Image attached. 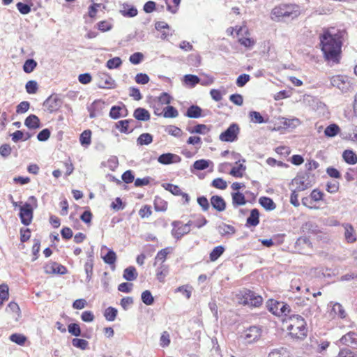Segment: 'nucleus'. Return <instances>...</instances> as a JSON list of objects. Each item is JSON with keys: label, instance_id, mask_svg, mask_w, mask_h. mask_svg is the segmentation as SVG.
<instances>
[{"label": "nucleus", "instance_id": "nucleus-2", "mask_svg": "<svg viewBox=\"0 0 357 357\" xmlns=\"http://www.w3.org/2000/svg\"><path fill=\"white\" fill-rule=\"evenodd\" d=\"M289 335L295 340H303L307 335V324L301 315L294 314L283 321Z\"/></svg>", "mask_w": 357, "mask_h": 357}, {"label": "nucleus", "instance_id": "nucleus-33", "mask_svg": "<svg viewBox=\"0 0 357 357\" xmlns=\"http://www.w3.org/2000/svg\"><path fill=\"white\" fill-rule=\"evenodd\" d=\"M218 231L222 236L233 235L235 234L236 229L231 225L222 223L218 226Z\"/></svg>", "mask_w": 357, "mask_h": 357}, {"label": "nucleus", "instance_id": "nucleus-25", "mask_svg": "<svg viewBox=\"0 0 357 357\" xmlns=\"http://www.w3.org/2000/svg\"><path fill=\"white\" fill-rule=\"evenodd\" d=\"M153 204L154 209L158 212H165L168 208L167 202L159 196L155 197Z\"/></svg>", "mask_w": 357, "mask_h": 357}, {"label": "nucleus", "instance_id": "nucleus-58", "mask_svg": "<svg viewBox=\"0 0 357 357\" xmlns=\"http://www.w3.org/2000/svg\"><path fill=\"white\" fill-rule=\"evenodd\" d=\"M68 331L71 335L75 337H78L81 335V328L79 325L75 323L69 324L68 326Z\"/></svg>", "mask_w": 357, "mask_h": 357}, {"label": "nucleus", "instance_id": "nucleus-18", "mask_svg": "<svg viewBox=\"0 0 357 357\" xmlns=\"http://www.w3.org/2000/svg\"><path fill=\"white\" fill-rule=\"evenodd\" d=\"M104 105L105 102L101 100H96L93 101L89 109L90 117H96L102 111V108L104 107Z\"/></svg>", "mask_w": 357, "mask_h": 357}, {"label": "nucleus", "instance_id": "nucleus-6", "mask_svg": "<svg viewBox=\"0 0 357 357\" xmlns=\"http://www.w3.org/2000/svg\"><path fill=\"white\" fill-rule=\"evenodd\" d=\"M267 309L277 317L287 316L291 311L288 304L275 299H268L266 302Z\"/></svg>", "mask_w": 357, "mask_h": 357}, {"label": "nucleus", "instance_id": "nucleus-43", "mask_svg": "<svg viewBox=\"0 0 357 357\" xmlns=\"http://www.w3.org/2000/svg\"><path fill=\"white\" fill-rule=\"evenodd\" d=\"M10 340L18 345L23 346L27 340V338L22 334L13 333L10 336Z\"/></svg>", "mask_w": 357, "mask_h": 357}, {"label": "nucleus", "instance_id": "nucleus-29", "mask_svg": "<svg viewBox=\"0 0 357 357\" xmlns=\"http://www.w3.org/2000/svg\"><path fill=\"white\" fill-rule=\"evenodd\" d=\"M259 223V212L258 209L251 210L250 215L247 219V225L255 227Z\"/></svg>", "mask_w": 357, "mask_h": 357}, {"label": "nucleus", "instance_id": "nucleus-41", "mask_svg": "<svg viewBox=\"0 0 357 357\" xmlns=\"http://www.w3.org/2000/svg\"><path fill=\"white\" fill-rule=\"evenodd\" d=\"M259 204L266 210L271 211L275 208V204L273 199L267 197H261L259 199Z\"/></svg>", "mask_w": 357, "mask_h": 357}, {"label": "nucleus", "instance_id": "nucleus-10", "mask_svg": "<svg viewBox=\"0 0 357 357\" xmlns=\"http://www.w3.org/2000/svg\"><path fill=\"white\" fill-rule=\"evenodd\" d=\"M261 329L257 326H250L244 331V340L251 344L259 340L261 337Z\"/></svg>", "mask_w": 357, "mask_h": 357}, {"label": "nucleus", "instance_id": "nucleus-5", "mask_svg": "<svg viewBox=\"0 0 357 357\" xmlns=\"http://www.w3.org/2000/svg\"><path fill=\"white\" fill-rule=\"evenodd\" d=\"M192 225L193 222L191 220L186 223L181 220H174L172 222L171 234L175 239L180 240L185 235L190 233Z\"/></svg>", "mask_w": 357, "mask_h": 357}, {"label": "nucleus", "instance_id": "nucleus-57", "mask_svg": "<svg viewBox=\"0 0 357 357\" xmlns=\"http://www.w3.org/2000/svg\"><path fill=\"white\" fill-rule=\"evenodd\" d=\"M250 117L251 121L255 123H262L266 122L264 121L263 116L261 115V114L256 111H252L250 112Z\"/></svg>", "mask_w": 357, "mask_h": 357}, {"label": "nucleus", "instance_id": "nucleus-34", "mask_svg": "<svg viewBox=\"0 0 357 357\" xmlns=\"http://www.w3.org/2000/svg\"><path fill=\"white\" fill-rule=\"evenodd\" d=\"M121 13L125 17H135L137 15V10L134 6H129L127 4H123L120 10Z\"/></svg>", "mask_w": 357, "mask_h": 357}, {"label": "nucleus", "instance_id": "nucleus-64", "mask_svg": "<svg viewBox=\"0 0 357 357\" xmlns=\"http://www.w3.org/2000/svg\"><path fill=\"white\" fill-rule=\"evenodd\" d=\"M338 357H357V354L348 348L341 349Z\"/></svg>", "mask_w": 357, "mask_h": 357}, {"label": "nucleus", "instance_id": "nucleus-63", "mask_svg": "<svg viewBox=\"0 0 357 357\" xmlns=\"http://www.w3.org/2000/svg\"><path fill=\"white\" fill-rule=\"evenodd\" d=\"M208 165V162L204 159L196 160L193 164L194 168L197 170H204L206 169Z\"/></svg>", "mask_w": 357, "mask_h": 357}, {"label": "nucleus", "instance_id": "nucleus-12", "mask_svg": "<svg viewBox=\"0 0 357 357\" xmlns=\"http://www.w3.org/2000/svg\"><path fill=\"white\" fill-rule=\"evenodd\" d=\"M61 101L56 96H50L44 102V105L47 110L53 113L59 109Z\"/></svg>", "mask_w": 357, "mask_h": 357}, {"label": "nucleus", "instance_id": "nucleus-17", "mask_svg": "<svg viewBox=\"0 0 357 357\" xmlns=\"http://www.w3.org/2000/svg\"><path fill=\"white\" fill-rule=\"evenodd\" d=\"M132 121V119L119 121L115 123V128L118 129L121 133H130L132 132L133 128H130V123Z\"/></svg>", "mask_w": 357, "mask_h": 357}, {"label": "nucleus", "instance_id": "nucleus-24", "mask_svg": "<svg viewBox=\"0 0 357 357\" xmlns=\"http://www.w3.org/2000/svg\"><path fill=\"white\" fill-rule=\"evenodd\" d=\"M24 125L29 129L38 128L40 126V119L36 115L31 114L26 118Z\"/></svg>", "mask_w": 357, "mask_h": 357}, {"label": "nucleus", "instance_id": "nucleus-45", "mask_svg": "<svg viewBox=\"0 0 357 357\" xmlns=\"http://www.w3.org/2000/svg\"><path fill=\"white\" fill-rule=\"evenodd\" d=\"M178 116V112L173 106H167L163 109V116L165 118H176Z\"/></svg>", "mask_w": 357, "mask_h": 357}, {"label": "nucleus", "instance_id": "nucleus-16", "mask_svg": "<svg viewBox=\"0 0 357 357\" xmlns=\"http://www.w3.org/2000/svg\"><path fill=\"white\" fill-rule=\"evenodd\" d=\"M128 115V110L125 106L121 107L114 105L112 107L109 111V116L113 119H118L121 117H125Z\"/></svg>", "mask_w": 357, "mask_h": 357}, {"label": "nucleus", "instance_id": "nucleus-48", "mask_svg": "<svg viewBox=\"0 0 357 357\" xmlns=\"http://www.w3.org/2000/svg\"><path fill=\"white\" fill-rule=\"evenodd\" d=\"M165 131L170 135L176 137H180L183 135V131L181 128L178 127H176L175 126L170 125L167 126L165 128Z\"/></svg>", "mask_w": 357, "mask_h": 357}, {"label": "nucleus", "instance_id": "nucleus-46", "mask_svg": "<svg viewBox=\"0 0 357 357\" xmlns=\"http://www.w3.org/2000/svg\"><path fill=\"white\" fill-rule=\"evenodd\" d=\"M72 344L73 347L82 350H85L89 348L88 341L84 339L73 338L72 340Z\"/></svg>", "mask_w": 357, "mask_h": 357}, {"label": "nucleus", "instance_id": "nucleus-62", "mask_svg": "<svg viewBox=\"0 0 357 357\" xmlns=\"http://www.w3.org/2000/svg\"><path fill=\"white\" fill-rule=\"evenodd\" d=\"M151 214V207L149 205L143 206L139 211V215L142 218H149Z\"/></svg>", "mask_w": 357, "mask_h": 357}, {"label": "nucleus", "instance_id": "nucleus-7", "mask_svg": "<svg viewBox=\"0 0 357 357\" xmlns=\"http://www.w3.org/2000/svg\"><path fill=\"white\" fill-rule=\"evenodd\" d=\"M238 43L247 49L252 48L256 40L250 36V33L246 26H240L236 29Z\"/></svg>", "mask_w": 357, "mask_h": 357}, {"label": "nucleus", "instance_id": "nucleus-1", "mask_svg": "<svg viewBox=\"0 0 357 357\" xmlns=\"http://www.w3.org/2000/svg\"><path fill=\"white\" fill-rule=\"evenodd\" d=\"M347 36L345 30H335L325 28L319 36V45L324 58L328 63L334 65L340 63L344 38Z\"/></svg>", "mask_w": 357, "mask_h": 357}, {"label": "nucleus", "instance_id": "nucleus-53", "mask_svg": "<svg viewBox=\"0 0 357 357\" xmlns=\"http://www.w3.org/2000/svg\"><path fill=\"white\" fill-rule=\"evenodd\" d=\"M142 302L147 305H152L154 302V298L151 291L149 290H145L144 291L142 292Z\"/></svg>", "mask_w": 357, "mask_h": 357}, {"label": "nucleus", "instance_id": "nucleus-47", "mask_svg": "<svg viewBox=\"0 0 357 357\" xmlns=\"http://www.w3.org/2000/svg\"><path fill=\"white\" fill-rule=\"evenodd\" d=\"M190 133H197L205 135L210 131V128H208L205 124H197L192 130H189Z\"/></svg>", "mask_w": 357, "mask_h": 357}, {"label": "nucleus", "instance_id": "nucleus-28", "mask_svg": "<svg viewBox=\"0 0 357 357\" xmlns=\"http://www.w3.org/2000/svg\"><path fill=\"white\" fill-rule=\"evenodd\" d=\"M93 257L92 255L88 256V259L84 264V271L86 274V279L89 281L93 275Z\"/></svg>", "mask_w": 357, "mask_h": 357}, {"label": "nucleus", "instance_id": "nucleus-42", "mask_svg": "<svg viewBox=\"0 0 357 357\" xmlns=\"http://www.w3.org/2000/svg\"><path fill=\"white\" fill-rule=\"evenodd\" d=\"M162 186L167 191H169V192H171L172 195H175V196H179L180 195H181V189L180 188V187L177 185H174V184H172V183H163L162 185Z\"/></svg>", "mask_w": 357, "mask_h": 357}, {"label": "nucleus", "instance_id": "nucleus-19", "mask_svg": "<svg viewBox=\"0 0 357 357\" xmlns=\"http://www.w3.org/2000/svg\"><path fill=\"white\" fill-rule=\"evenodd\" d=\"M115 81L107 74H103L100 78L99 86L102 89H114Z\"/></svg>", "mask_w": 357, "mask_h": 357}, {"label": "nucleus", "instance_id": "nucleus-56", "mask_svg": "<svg viewBox=\"0 0 357 357\" xmlns=\"http://www.w3.org/2000/svg\"><path fill=\"white\" fill-rule=\"evenodd\" d=\"M331 84L333 86L341 89L344 87L345 82L341 75L333 76L331 78Z\"/></svg>", "mask_w": 357, "mask_h": 357}, {"label": "nucleus", "instance_id": "nucleus-14", "mask_svg": "<svg viewBox=\"0 0 357 357\" xmlns=\"http://www.w3.org/2000/svg\"><path fill=\"white\" fill-rule=\"evenodd\" d=\"M340 342L342 344L357 348V333L349 332L340 338Z\"/></svg>", "mask_w": 357, "mask_h": 357}, {"label": "nucleus", "instance_id": "nucleus-22", "mask_svg": "<svg viewBox=\"0 0 357 357\" xmlns=\"http://www.w3.org/2000/svg\"><path fill=\"white\" fill-rule=\"evenodd\" d=\"M133 116L138 121H147L150 119L149 112L142 107L137 108L133 112Z\"/></svg>", "mask_w": 357, "mask_h": 357}, {"label": "nucleus", "instance_id": "nucleus-4", "mask_svg": "<svg viewBox=\"0 0 357 357\" xmlns=\"http://www.w3.org/2000/svg\"><path fill=\"white\" fill-rule=\"evenodd\" d=\"M237 298L240 304L251 307H259L263 303L262 297L250 289L241 291Z\"/></svg>", "mask_w": 357, "mask_h": 357}, {"label": "nucleus", "instance_id": "nucleus-30", "mask_svg": "<svg viewBox=\"0 0 357 357\" xmlns=\"http://www.w3.org/2000/svg\"><path fill=\"white\" fill-rule=\"evenodd\" d=\"M344 160L349 165L357 163V155L351 150H345L342 153Z\"/></svg>", "mask_w": 357, "mask_h": 357}, {"label": "nucleus", "instance_id": "nucleus-31", "mask_svg": "<svg viewBox=\"0 0 357 357\" xmlns=\"http://www.w3.org/2000/svg\"><path fill=\"white\" fill-rule=\"evenodd\" d=\"M92 132L90 130H84L79 136V142L84 146H89L91 143Z\"/></svg>", "mask_w": 357, "mask_h": 357}, {"label": "nucleus", "instance_id": "nucleus-35", "mask_svg": "<svg viewBox=\"0 0 357 357\" xmlns=\"http://www.w3.org/2000/svg\"><path fill=\"white\" fill-rule=\"evenodd\" d=\"M172 250L173 248L171 247H167L164 249H162L157 253L155 258V261L164 263L167 259V255L170 254L172 252Z\"/></svg>", "mask_w": 357, "mask_h": 357}, {"label": "nucleus", "instance_id": "nucleus-9", "mask_svg": "<svg viewBox=\"0 0 357 357\" xmlns=\"http://www.w3.org/2000/svg\"><path fill=\"white\" fill-rule=\"evenodd\" d=\"M324 192H321L320 190L316 188V189H314L311 192L309 197H303L302 199V204L305 206H306L310 209L317 208V207L312 206V202H318L319 201H321L324 199Z\"/></svg>", "mask_w": 357, "mask_h": 357}, {"label": "nucleus", "instance_id": "nucleus-52", "mask_svg": "<svg viewBox=\"0 0 357 357\" xmlns=\"http://www.w3.org/2000/svg\"><path fill=\"white\" fill-rule=\"evenodd\" d=\"M121 64H122V61H121V58L116 56V57H114L111 59H109L107 61L106 66L109 69H114V68H117L120 67L121 66Z\"/></svg>", "mask_w": 357, "mask_h": 357}, {"label": "nucleus", "instance_id": "nucleus-44", "mask_svg": "<svg viewBox=\"0 0 357 357\" xmlns=\"http://www.w3.org/2000/svg\"><path fill=\"white\" fill-rule=\"evenodd\" d=\"M340 132V128L336 124H331L327 126L324 130V134L326 136L332 137L337 135Z\"/></svg>", "mask_w": 357, "mask_h": 357}, {"label": "nucleus", "instance_id": "nucleus-8", "mask_svg": "<svg viewBox=\"0 0 357 357\" xmlns=\"http://www.w3.org/2000/svg\"><path fill=\"white\" fill-rule=\"evenodd\" d=\"M239 127L237 124L233 123L229 126V128L224 132H222L219 139L222 142H233L237 140L238 135L239 133Z\"/></svg>", "mask_w": 357, "mask_h": 357}, {"label": "nucleus", "instance_id": "nucleus-27", "mask_svg": "<svg viewBox=\"0 0 357 357\" xmlns=\"http://www.w3.org/2000/svg\"><path fill=\"white\" fill-rule=\"evenodd\" d=\"M202 109L197 105H191L187 109L185 116L188 118L197 119L202 116Z\"/></svg>", "mask_w": 357, "mask_h": 357}, {"label": "nucleus", "instance_id": "nucleus-20", "mask_svg": "<svg viewBox=\"0 0 357 357\" xmlns=\"http://www.w3.org/2000/svg\"><path fill=\"white\" fill-rule=\"evenodd\" d=\"M45 271L47 273H59L63 275L67 273V268L60 264L53 262L46 267Z\"/></svg>", "mask_w": 357, "mask_h": 357}, {"label": "nucleus", "instance_id": "nucleus-3", "mask_svg": "<svg viewBox=\"0 0 357 357\" xmlns=\"http://www.w3.org/2000/svg\"><path fill=\"white\" fill-rule=\"evenodd\" d=\"M299 14L298 6L295 4L282 3L275 6L271 13V18L275 22L281 21L284 17H297Z\"/></svg>", "mask_w": 357, "mask_h": 357}, {"label": "nucleus", "instance_id": "nucleus-49", "mask_svg": "<svg viewBox=\"0 0 357 357\" xmlns=\"http://www.w3.org/2000/svg\"><path fill=\"white\" fill-rule=\"evenodd\" d=\"M211 186L219 190H225L227 188V183L222 178H216L211 182Z\"/></svg>", "mask_w": 357, "mask_h": 357}, {"label": "nucleus", "instance_id": "nucleus-54", "mask_svg": "<svg viewBox=\"0 0 357 357\" xmlns=\"http://www.w3.org/2000/svg\"><path fill=\"white\" fill-rule=\"evenodd\" d=\"M170 335L167 331H163L160 338V345L165 348L170 344Z\"/></svg>", "mask_w": 357, "mask_h": 357}, {"label": "nucleus", "instance_id": "nucleus-59", "mask_svg": "<svg viewBox=\"0 0 357 357\" xmlns=\"http://www.w3.org/2000/svg\"><path fill=\"white\" fill-rule=\"evenodd\" d=\"M9 288L8 284H0V299L3 302L7 301L9 297Z\"/></svg>", "mask_w": 357, "mask_h": 357}, {"label": "nucleus", "instance_id": "nucleus-11", "mask_svg": "<svg viewBox=\"0 0 357 357\" xmlns=\"http://www.w3.org/2000/svg\"><path fill=\"white\" fill-rule=\"evenodd\" d=\"M20 218L23 225H29L33 218V208L30 204L25 203L20 208Z\"/></svg>", "mask_w": 357, "mask_h": 357}, {"label": "nucleus", "instance_id": "nucleus-13", "mask_svg": "<svg viewBox=\"0 0 357 357\" xmlns=\"http://www.w3.org/2000/svg\"><path fill=\"white\" fill-rule=\"evenodd\" d=\"M181 160V158L179 155L172 153H163L158 158V162L162 165L178 163L180 162Z\"/></svg>", "mask_w": 357, "mask_h": 357}, {"label": "nucleus", "instance_id": "nucleus-26", "mask_svg": "<svg viewBox=\"0 0 357 357\" xmlns=\"http://www.w3.org/2000/svg\"><path fill=\"white\" fill-rule=\"evenodd\" d=\"M138 273L135 267L130 266L123 271V277L127 281H133L137 279Z\"/></svg>", "mask_w": 357, "mask_h": 357}, {"label": "nucleus", "instance_id": "nucleus-36", "mask_svg": "<svg viewBox=\"0 0 357 357\" xmlns=\"http://www.w3.org/2000/svg\"><path fill=\"white\" fill-rule=\"evenodd\" d=\"M332 311L335 314L337 315L339 318L342 319H345L347 316L344 307L339 303H335L333 304L332 307Z\"/></svg>", "mask_w": 357, "mask_h": 357}, {"label": "nucleus", "instance_id": "nucleus-38", "mask_svg": "<svg viewBox=\"0 0 357 357\" xmlns=\"http://www.w3.org/2000/svg\"><path fill=\"white\" fill-rule=\"evenodd\" d=\"M118 310L113 307H108L104 312V317L108 321H113L116 319Z\"/></svg>", "mask_w": 357, "mask_h": 357}, {"label": "nucleus", "instance_id": "nucleus-15", "mask_svg": "<svg viewBox=\"0 0 357 357\" xmlns=\"http://www.w3.org/2000/svg\"><path fill=\"white\" fill-rule=\"evenodd\" d=\"M211 204L214 209L218 212L224 211L226 208V202L224 199L219 195H213L211 198Z\"/></svg>", "mask_w": 357, "mask_h": 357}, {"label": "nucleus", "instance_id": "nucleus-40", "mask_svg": "<svg viewBox=\"0 0 357 357\" xmlns=\"http://www.w3.org/2000/svg\"><path fill=\"white\" fill-rule=\"evenodd\" d=\"M225 252V248L222 245L215 247L209 255V258L211 261H216Z\"/></svg>", "mask_w": 357, "mask_h": 357}, {"label": "nucleus", "instance_id": "nucleus-60", "mask_svg": "<svg viewBox=\"0 0 357 357\" xmlns=\"http://www.w3.org/2000/svg\"><path fill=\"white\" fill-rule=\"evenodd\" d=\"M192 222H193V225L192 227H196L197 229H200L207 224L208 220L206 219V218L204 215H199L197 217V218L196 219V220H195V221L192 220Z\"/></svg>", "mask_w": 357, "mask_h": 357}, {"label": "nucleus", "instance_id": "nucleus-50", "mask_svg": "<svg viewBox=\"0 0 357 357\" xmlns=\"http://www.w3.org/2000/svg\"><path fill=\"white\" fill-rule=\"evenodd\" d=\"M37 66V63L35 60L30 59H27L23 66V70L26 73H30L33 71V70Z\"/></svg>", "mask_w": 357, "mask_h": 357}, {"label": "nucleus", "instance_id": "nucleus-61", "mask_svg": "<svg viewBox=\"0 0 357 357\" xmlns=\"http://www.w3.org/2000/svg\"><path fill=\"white\" fill-rule=\"evenodd\" d=\"M143 59H144V55L142 53L135 52L130 56L129 61H130L131 63H132L134 65H137V64H139V63H141L142 61L143 60Z\"/></svg>", "mask_w": 357, "mask_h": 357}, {"label": "nucleus", "instance_id": "nucleus-37", "mask_svg": "<svg viewBox=\"0 0 357 357\" xmlns=\"http://www.w3.org/2000/svg\"><path fill=\"white\" fill-rule=\"evenodd\" d=\"M232 204L234 206H242L246 203L245 197L243 194L236 192L231 194Z\"/></svg>", "mask_w": 357, "mask_h": 357}, {"label": "nucleus", "instance_id": "nucleus-32", "mask_svg": "<svg viewBox=\"0 0 357 357\" xmlns=\"http://www.w3.org/2000/svg\"><path fill=\"white\" fill-rule=\"evenodd\" d=\"M102 258L105 264H109V266L113 267L115 266L117 256L116 252L112 250H109L107 253Z\"/></svg>", "mask_w": 357, "mask_h": 357}, {"label": "nucleus", "instance_id": "nucleus-21", "mask_svg": "<svg viewBox=\"0 0 357 357\" xmlns=\"http://www.w3.org/2000/svg\"><path fill=\"white\" fill-rule=\"evenodd\" d=\"M344 228V238L347 243H352L356 241L355 231L353 226L350 224H343Z\"/></svg>", "mask_w": 357, "mask_h": 357}, {"label": "nucleus", "instance_id": "nucleus-55", "mask_svg": "<svg viewBox=\"0 0 357 357\" xmlns=\"http://www.w3.org/2000/svg\"><path fill=\"white\" fill-rule=\"evenodd\" d=\"M26 91L29 94H34L38 91V84L34 80H30L25 85Z\"/></svg>", "mask_w": 357, "mask_h": 357}, {"label": "nucleus", "instance_id": "nucleus-23", "mask_svg": "<svg viewBox=\"0 0 357 357\" xmlns=\"http://www.w3.org/2000/svg\"><path fill=\"white\" fill-rule=\"evenodd\" d=\"M236 165L231 167L229 174L234 178H242L245 172L246 167L243 163L236 162Z\"/></svg>", "mask_w": 357, "mask_h": 357}, {"label": "nucleus", "instance_id": "nucleus-39", "mask_svg": "<svg viewBox=\"0 0 357 357\" xmlns=\"http://www.w3.org/2000/svg\"><path fill=\"white\" fill-rule=\"evenodd\" d=\"M153 142V136L149 133H142L141 134L137 139V142L138 145H149Z\"/></svg>", "mask_w": 357, "mask_h": 357}, {"label": "nucleus", "instance_id": "nucleus-51", "mask_svg": "<svg viewBox=\"0 0 357 357\" xmlns=\"http://www.w3.org/2000/svg\"><path fill=\"white\" fill-rule=\"evenodd\" d=\"M113 27L112 23L109 20H102L97 24V28L102 32L110 31Z\"/></svg>", "mask_w": 357, "mask_h": 357}]
</instances>
